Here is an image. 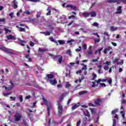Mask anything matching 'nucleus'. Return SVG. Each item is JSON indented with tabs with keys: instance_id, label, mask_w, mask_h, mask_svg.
I'll return each instance as SVG.
<instances>
[{
	"instance_id": "f257e3e1",
	"label": "nucleus",
	"mask_w": 126,
	"mask_h": 126,
	"mask_svg": "<svg viewBox=\"0 0 126 126\" xmlns=\"http://www.w3.org/2000/svg\"><path fill=\"white\" fill-rule=\"evenodd\" d=\"M0 50H1V51H2L3 52H4L5 53H6V54H9L10 55H14V53L10 51V49L7 48L3 46H0Z\"/></svg>"
},
{
	"instance_id": "f03ea898",
	"label": "nucleus",
	"mask_w": 126,
	"mask_h": 126,
	"mask_svg": "<svg viewBox=\"0 0 126 126\" xmlns=\"http://www.w3.org/2000/svg\"><path fill=\"white\" fill-rule=\"evenodd\" d=\"M58 115L59 116H62L63 115V105L61 104L60 102H58Z\"/></svg>"
},
{
	"instance_id": "7ed1b4c3",
	"label": "nucleus",
	"mask_w": 126,
	"mask_h": 126,
	"mask_svg": "<svg viewBox=\"0 0 126 126\" xmlns=\"http://www.w3.org/2000/svg\"><path fill=\"white\" fill-rule=\"evenodd\" d=\"M14 118H15V121H16V122H18L20 121V120L21 119V118H22V115H21V114H19V113H17L15 115Z\"/></svg>"
},
{
	"instance_id": "20e7f679",
	"label": "nucleus",
	"mask_w": 126,
	"mask_h": 126,
	"mask_svg": "<svg viewBox=\"0 0 126 126\" xmlns=\"http://www.w3.org/2000/svg\"><path fill=\"white\" fill-rule=\"evenodd\" d=\"M81 65L83 66L81 70L84 72V75H86L87 74V71H86L87 70V65H85L84 63H82Z\"/></svg>"
},
{
	"instance_id": "39448f33",
	"label": "nucleus",
	"mask_w": 126,
	"mask_h": 126,
	"mask_svg": "<svg viewBox=\"0 0 126 126\" xmlns=\"http://www.w3.org/2000/svg\"><path fill=\"white\" fill-rule=\"evenodd\" d=\"M102 104V99L101 98H97L96 100L94 101L95 106H100Z\"/></svg>"
},
{
	"instance_id": "423d86ee",
	"label": "nucleus",
	"mask_w": 126,
	"mask_h": 126,
	"mask_svg": "<svg viewBox=\"0 0 126 126\" xmlns=\"http://www.w3.org/2000/svg\"><path fill=\"white\" fill-rule=\"evenodd\" d=\"M18 40L19 41V45H20L21 46H22L23 47L25 46L24 44H26V41L25 40H23L20 38H18Z\"/></svg>"
},
{
	"instance_id": "0eeeda50",
	"label": "nucleus",
	"mask_w": 126,
	"mask_h": 126,
	"mask_svg": "<svg viewBox=\"0 0 126 126\" xmlns=\"http://www.w3.org/2000/svg\"><path fill=\"white\" fill-rule=\"evenodd\" d=\"M122 1V0H106L107 2H109V3H116V2H117V3H120V1Z\"/></svg>"
},
{
	"instance_id": "6e6552de",
	"label": "nucleus",
	"mask_w": 126,
	"mask_h": 126,
	"mask_svg": "<svg viewBox=\"0 0 126 126\" xmlns=\"http://www.w3.org/2000/svg\"><path fill=\"white\" fill-rule=\"evenodd\" d=\"M117 11L115 12L116 14H121L122 11V6H119L117 8Z\"/></svg>"
},
{
	"instance_id": "1a4fd4ad",
	"label": "nucleus",
	"mask_w": 126,
	"mask_h": 126,
	"mask_svg": "<svg viewBox=\"0 0 126 126\" xmlns=\"http://www.w3.org/2000/svg\"><path fill=\"white\" fill-rule=\"evenodd\" d=\"M66 7H70V8H72L73 10H76V6L75 5L68 4L66 5Z\"/></svg>"
},
{
	"instance_id": "9d476101",
	"label": "nucleus",
	"mask_w": 126,
	"mask_h": 126,
	"mask_svg": "<svg viewBox=\"0 0 126 126\" xmlns=\"http://www.w3.org/2000/svg\"><path fill=\"white\" fill-rule=\"evenodd\" d=\"M7 38L8 40H15L16 37H15V36H13L12 34H9L7 36Z\"/></svg>"
},
{
	"instance_id": "9b49d317",
	"label": "nucleus",
	"mask_w": 126,
	"mask_h": 126,
	"mask_svg": "<svg viewBox=\"0 0 126 126\" xmlns=\"http://www.w3.org/2000/svg\"><path fill=\"white\" fill-rule=\"evenodd\" d=\"M111 50H112V47L108 46L103 50L104 54H107V52H110Z\"/></svg>"
},
{
	"instance_id": "f8f14e48",
	"label": "nucleus",
	"mask_w": 126,
	"mask_h": 126,
	"mask_svg": "<svg viewBox=\"0 0 126 126\" xmlns=\"http://www.w3.org/2000/svg\"><path fill=\"white\" fill-rule=\"evenodd\" d=\"M50 83H51L52 85H56V84L58 83V81H57V80H56V79H54L53 80H50Z\"/></svg>"
},
{
	"instance_id": "ddd939ff",
	"label": "nucleus",
	"mask_w": 126,
	"mask_h": 126,
	"mask_svg": "<svg viewBox=\"0 0 126 126\" xmlns=\"http://www.w3.org/2000/svg\"><path fill=\"white\" fill-rule=\"evenodd\" d=\"M89 13H90V16H91V17H96V15H97V14L95 11H92L91 12H89Z\"/></svg>"
},
{
	"instance_id": "4468645a",
	"label": "nucleus",
	"mask_w": 126,
	"mask_h": 126,
	"mask_svg": "<svg viewBox=\"0 0 126 126\" xmlns=\"http://www.w3.org/2000/svg\"><path fill=\"white\" fill-rule=\"evenodd\" d=\"M45 52H48V49H43L42 48H39L38 49V52L39 53H45Z\"/></svg>"
},
{
	"instance_id": "2eb2a0df",
	"label": "nucleus",
	"mask_w": 126,
	"mask_h": 126,
	"mask_svg": "<svg viewBox=\"0 0 126 126\" xmlns=\"http://www.w3.org/2000/svg\"><path fill=\"white\" fill-rule=\"evenodd\" d=\"M82 15L83 16H84V17H85V18L89 17V16H90L89 12H83L82 13Z\"/></svg>"
},
{
	"instance_id": "dca6fc26",
	"label": "nucleus",
	"mask_w": 126,
	"mask_h": 126,
	"mask_svg": "<svg viewBox=\"0 0 126 126\" xmlns=\"http://www.w3.org/2000/svg\"><path fill=\"white\" fill-rule=\"evenodd\" d=\"M52 8L50 7H48L47 9V11H48V13H47L46 15L48 16L49 15H51V13L52 12Z\"/></svg>"
},
{
	"instance_id": "f3484780",
	"label": "nucleus",
	"mask_w": 126,
	"mask_h": 126,
	"mask_svg": "<svg viewBox=\"0 0 126 126\" xmlns=\"http://www.w3.org/2000/svg\"><path fill=\"white\" fill-rule=\"evenodd\" d=\"M84 115L86 117H88V118L90 117V114L89 113V111L88 110H86V111H84Z\"/></svg>"
},
{
	"instance_id": "a211bd4d",
	"label": "nucleus",
	"mask_w": 126,
	"mask_h": 126,
	"mask_svg": "<svg viewBox=\"0 0 126 126\" xmlns=\"http://www.w3.org/2000/svg\"><path fill=\"white\" fill-rule=\"evenodd\" d=\"M13 1L14 3L13 8H14V9H16V8L18 7V6L17 5V2L16 0H14Z\"/></svg>"
},
{
	"instance_id": "6ab92c4d",
	"label": "nucleus",
	"mask_w": 126,
	"mask_h": 126,
	"mask_svg": "<svg viewBox=\"0 0 126 126\" xmlns=\"http://www.w3.org/2000/svg\"><path fill=\"white\" fill-rule=\"evenodd\" d=\"M87 93H88L87 91H82L80 92L78 94L80 96H81V95H83L84 94H87Z\"/></svg>"
},
{
	"instance_id": "aec40b11",
	"label": "nucleus",
	"mask_w": 126,
	"mask_h": 126,
	"mask_svg": "<svg viewBox=\"0 0 126 126\" xmlns=\"http://www.w3.org/2000/svg\"><path fill=\"white\" fill-rule=\"evenodd\" d=\"M42 100H43V103L42 104V105H43V104L44 105H46L47 106L48 103V100L45 99V98H42Z\"/></svg>"
},
{
	"instance_id": "412c9836",
	"label": "nucleus",
	"mask_w": 126,
	"mask_h": 126,
	"mask_svg": "<svg viewBox=\"0 0 126 126\" xmlns=\"http://www.w3.org/2000/svg\"><path fill=\"white\" fill-rule=\"evenodd\" d=\"M76 108H78V105L76 103L73 104L72 106V110L73 111V110H75Z\"/></svg>"
},
{
	"instance_id": "4be33fe9",
	"label": "nucleus",
	"mask_w": 126,
	"mask_h": 126,
	"mask_svg": "<svg viewBox=\"0 0 126 126\" xmlns=\"http://www.w3.org/2000/svg\"><path fill=\"white\" fill-rule=\"evenodd\" d=\"M103 50V48H101L100 49H98L97 50L95 51V55H96V54H99V55H101V51Z\"/></svg>"
},
{
	"instance_id": "5701e85b",
	"label": "nucleus",
	"mask_w": 126,
	"mask_h": 126,
	"mask_svg": "<svg viewBox=\"0 0 126 126\" xmlns=\"http://www.w3.org/2000/svg\"><path fill=\"white\" fill-rule=\"evenodd\" d=\"M47 77L48 79H52L54 78V75L50 74H47Z\"/></svg>"
},
{
	"instance_id": "b1692460",
	"label": "nucleus",
	"mask_w": 126,
	"mask_h": 126,
	"mask_svg": "<svg viewBox=\"0 0 126 126\" xmlns=\"http://www.w3.org/2000/svg\"><path fill=\"white\" fill-rule=\"evenodd\" d=\"M118 30V28L114 26L110 27V31H116Z\"/></svg>"
},
{
	"instance_id": "393cba45",
	"label": "nucleus",
	"mask_w": 126,
	"mask_h": 126,
	"mask_svg": "<svg viewBox=\"0 0 126 126\" xmlns=\"http://www.w3.org/2000/svg\"><path fill=\"white\" fill-rule=\"evenodd\" d=\"M41 33L44 34L45 36H50L51 35V33L49 32H41Z\"/></svg>"
},
{
	"instance_id": "a878e982",
	"label": "nucleus",
	"mask_w": 126,
	"mask_h": 126,
	"mask_svg": "<svg viewBox=\"0 0 126 126\" xmlns=\"http://www.w3.org/2000/svg\"><path fill=\"white\" fill-rule=\"evenodd\" d=\"M93 26L94 27H96L97 28H99V23L97 22H94L92 24Z\"/></svg>"
},
{
	"instance_id": "bb28decb",
	"label": "nucleus",
	"mask_w": 126,
	"mask_h": 126,
	"mask_svg": "<svg viewBox=\"0 0 126 126\" xmlns=\"http://www.w3.org/2000/svg\"><path fill=\"white\" fill-rule=\"evenodd\" d=\"M42 14V11H40L37 12L36 16L37 18H39L41 16V14Z\"/></svg>"
},
{
	"instance_id": "cd10ccee",
	"label": "nucleus",
	"mask_w": 126,
	"mask_h": 126,
	"mask_svg": "<svg viewBox=\"0 0 126 126\" xmlns=\"http://www.w3.org/2000/svg\"><path fill=\"white\" fill-rule=\"evenodd\" d=\"M49 40H50L51 42H54V43H56V44H58V42H57V41H55L54 39V37L52 36L49 38Z\"/></svg>"
},
{
	"instance_id": "c85d7f7f",
	"label": "nucleus",
	"mask_w": 126,
	"mask_h": 126,
	"mask_svg": "<svg viewBox=\"0 0 126 126\" xmlns=\"http://www.w3.org/2000/svg\"><path fill=\"white\" fill-rule=\"evenodd\" d=\"M30 55L29 54H26L25 58L28 59L29 62H31V58L29 57Z\"/></svg>"
},
{
	"instance_id": "c756f323",
	"label": "nucleus",
	"mask_w": 126,
	"mask_h": 126,
	"mask_svg": "<svg viewBox=\"0 0 126 126\" xmlns=\"http://www.w3.org/2000/svg\"><path fill=\"white\" fill-rule=\"evenodd\" d=\"M10 94H12V92H10V93H3V95L5 97H7V96H8V95H10Z\"/></svg>"
},
{
	"instance_id": "7c9ffc66",
	"label": "nucleus",
	"mask_w": 126,
	"mask_h": 126,
	"mask_svg": "<svg viewBox=\"0 0 126 126\" xmlns=\"http://www.w3.org/2000/svg\"><path fill=\"white\" fill-rule=\"evenodd\" d=\"M27 1H32V2H38V1H40L41 0H26Z\"/></svg>"
},
{
	"instance_id": "2f4dec72",
	"label": "nucleus",
	"mask_w": 126,
	"mask_h": 126,
	"mask_svg": "<svg viewBox=\"0 0 126 126\" xmlns=\"http://www.w3.org/2000/svg\"><path fill=\"white\" fill-rule=\"evenodd\" d=\"M19 31L20 32H24L25 31V29L21 27L19 28Z\"/></svg>"
},
{
	"instance_id": "473e14b6",
	"label": "nucleus",
	"mask_w": 126,
	"mask_h": 126,
	"mask_svg": "<svg viewBox=\"0 0 126 126\" xmlns=\"http://www.w3.org/2000/svg\"><path fill=\"white\" fill-rule=\"evenodd\" d=\"M66 54H67V55H68V56H71V51L70 50H67Z\"/></svg>"
},
{
	"instance_id": "72a5a7b5",
	"label": "nucleus",
	"mask_w": 126,
	"mask_h": 126,
	"mask_svg": "<svg viewBox=\"0 0 126 126\" xmlns=\"http://www.w3.org/2000/svg\"><path fill=\"white\" fill-rule=\"evenodd\" d=\"M70 87V84L68 82L66 83L65 88H69Z\"/></svg>"
},
{
	"instance_id": "f704fd0d",
	"label": "nucleus",
	"mask_w": 126,
	"mask_h": 126,
	"mask_svg": "<svg viewBox=\"0 0 126 126\" xmlns=\"http://www.w3.org/2000/svg\"><path fill=\"white\" fill-rule=\"evenodd\" d=\"M58 62L59 63H62V62H63V56H61L59 58Z\"/></svg>"
},
{
	"instance_id": "c9c22d12",
	"label": "nucleus",
	"mask_w": 126,
	"mask_h": 126,
	"mask_svg": "<svg viewBox=\"0 0 126 126\" xmlns=\"http://www.w3.org/2000/svg\"><path fill=\"white\" fill-rule=\"evenodd\" d=\"M58 42L60 45H63L65 43L63 40H58Z\"/></svg>"
},
{
	"instance_id": "e433bc0d",
	"label": "nucleus",
	"mask_w": 126,
	"mask_h": 126,
	"mask_svg": "<svg viewBox=\"0 0 126 126\" xmlns=\"http://www.w3.org/2000/svg\"><path fill=\"white\" fill-rule=\"evenodd\" d=\"M107 81L109 83V84H111V83H112V78H107Z\"/></svg>"
},
{
	"instance_id": "4c0bfd02",
	"label": "nucleus",
	"mask_w": 126,
	"mask_h": 126,
	"mask_svg": "<svg viewBox=\"0 0 126 126\" xmlns=\"http://www.w3.org/2000/svg\"><path fill=\"white\" fill-rule=\"evenodd\" d=\"M100 42V38L94 39V44L99 43Z\"/></svg>"
},
{
	"instance_id": "58836bf2",
	"label": "nucleus",
	"mask_w": 126,
	"mask_h": 126,
	"mask_svg": "<svg viewBox=\"0 0 126 126\" xmlns=\"http://www.w3.org/2000/svg\"><path fill=\"white\" fill-rule=\"evenodd\" d=\"M120 60L118 58H116L115 59H114V60L113 61V63H119V61Z\"/></svg>"
},
{
	"instance_id": "ea45409f",
	"label": "nucleus",
	"mask_w": 126,
	"mask_h": 126,
	"mask_svg": "<svg viewBox=\"0 0 126 126\" xmlns=\"http://www.w3.org/2000/svg\"><path fill=\"white\" fill-rule=\"evenodd\" d=\"M117 112H118V109H115L112 111L111 114H112V115H114V114H115V115L116 114L115 113H117Z\"/></svg>"
},
{
	"instance_id": "a19ab883",
	"label": "nucleus",
	"mask_w": 126,
	"mask_h": 126,
	"mask_svg": "<svg viewBox=\"0 0 126 126\" xmlns=\"http://www.w3.org/2000/svg\"><path fill=\"white\" fill-rule=\"evenodd\" d=\"M117 64H121V65H123L124 64V60H122L121 62H119L117 63Z\"/></svg>"
},
{
	"instance_id": "79ce46f5",
	"label": "nucleus",
	"mask_w": 126,
	"mask_h": 126,
	"mask_svg": "<svg viewBox=\"0 0 126 126\" xmlns=\"http://www.w3.org/2000/svg\"><path fill=\"white\" fill-rule=\"evenodd\" d=\"M72 101V98H70L68 100L67 102V105H69L70 104V102Z\"/></svg>"
},
{
	"instance_id": "37998d69",
	"label": "nucleus",
	"mask_w": 126,
	"mask_h": 126,
	"mask_svg": "<svg viewBox=\"0 0 126 126\" xmlns=\"http://www.w3.org/2000/svg\"><path fill=\"white\" fill-rule=\"evenodd\" d=\"M10 83L11 84V88L12 89L13 88V86H14V85L13 84V83H12V81H11V80H10Z\"/></svg>"
},
{
	"instance_id": "c03bdc74",
	"label": "nucleus",
	"mask_w": 126,
	"mask_h": 126,
	"mask_svg": "<svg viewBox=\"0 0 126 126\" xmlns=\"http://www.w3.org/2000/svg\"><path fill=\"white\" fill-rule=\"evenodd\" d=\"M21 12H22V9H20V10H19V11H18V12H17V15L18 16H20V14L21 13Z\"/></svg>"
},
{
	"instance_id": "a18cd8bd",
	"label": "nucleus",
	"mask_w": 126,
	"mask_h": 126,
	"mask_svg": "<svg viewBox=\"0 0 126 126\" xmlns=\"http://www.w3.org/2000/svg\"><path fill=\"white\" fill-rule=\"evenodd\" d=\"M82 72H83V71L82 70H79L78 71H76V74H79V73H82Z\"/></svg>"
},
{
	"instance_id": "49530a36",
	"label": "nucleus",
	"mask_w": 126,
	"mask_h": 126,
	"mask_svg": "<svg viewBox=\"0 0 126 126\" xmlns=\"http://www.w3.org/2000/svg\"><path fill=\"white\" fill-rule=\"evenodd\" d=\"M103 64H107V65H110L111 64V62H106L103 63Z\"/></svg>"
},
{
	"instance_id": "de8ad7c7",
	"label": "nucleus",
	"mask_w": 126,
	"mask_h": 126,
	"mask_svg": "<svg viewBox=\"0 0 126 126\" xmlns=\"http://www.w3.org/2000/svg\"><path fill=\"white\" fill-rule=\"evenodd\" d=\"M88 54L89 55H92V50H91V49H89L88 50Z\"/></svg>"
},
{
	"instance_id": "09e8293b",
	"label": "nucleus",
	"mask_w": 126,
	"mask_h": 126,
	"mask_svg": "<svg viewBox=\"0 0 126 126\" xmlns=\"http://www.w3.org/2000/svg\"><path fill=\"white\" fill-rule=\"evenodd\" d=\"M19 99L21 102L23 101V97L22 96V95H20L19 96Z\"/></svg>"
},
{
	"instance_id": "8fccbe9b",
	"label": "nucleus",
	"mask_w": 126,
	"mask_h": 126,
	"mask_svg": "<svg viewBox=\"0 0 126 126\" xmlns=\"http://www.w3.org/2000/svg\"><path fill=\"white\" fill-rule=\"evenodd\" d=\"M50 110H51V106H47V111L48 115H50Z\"/></svg>"
},
{
	"instance_id": "3c124183",
	"label": "nucleus",
	"mask_w": 126,
	"mask_h": 126,
	"mask_svg": "<svg viewBox=\"0 0 126 126\" xmlns=\"http://www.w3.org/2000/svg\"><path fill=\"white\" fill-rule=\"evenodd\" d=\"M25 13H26V14H28V15H30V14H31V12H30V11H29V10H27L25 12Z\"/></svg>"
},
{
	"instance_id": "603ef678",
	"label": "nucleus",
	"mask_w": 126,
	"mask_h": 126,
	"mask_svg": "<svg viewBox=\"0 0 126 126\" xmlns=\"http://www.w3.org/2000/svg\"><path fill=\"white\" fill-rule=\"evenodd\" d=\"M81 123V121L79 120V121L77 122L76 126H80Z\"/></svg>"
},
{
	"instance_id": "864d4df0",
	"label": "nucleus",
	"mask_w": 126,
	"mask_h": 126,
	"mask_svg": "<svg viewBox=\"0 0 126 126\" xmlns=\"http://www.w3.org/2000/svg\"><path fill=\"white\" fill-rule=\"evenodd\" d=\"M10 98L11 99V101H15V99L16 98L15 97L10 96Z\"/></svg>"
},
{
	"instance_id": "5fc2aeb1",
	"label": "nucleus",
	"mask_w": 126,
	"mask_h": 126,
	"mask_svg": "<svg viewBox=\"0 0 126 126\" xmlns=\"http://www.w3.org/2000/svg\"><path fill=\"white\" fill-rule=\"evenodd\" d=\"M4 30H5L6 33H8V32H10V31L6 28H4Z\"/></svg>"
},
{
	"instance_id": "6e6d98bb",
	"label": "nucleus",
	"mask_w": 126,
	"mask_h": 126,
	"mask_svg": "<svg viewBox=\"0 0 126 126\" xmlns=\"http://www.w3.org/2000/svg\"><path fill=\"white\" fill-rule=\"evenodd\" d=\"M75 18V16L71 15L68 17V19H71V18L73 19Z\"/></svg>"
},
{
	"instance_id": "4d7b16f0",
	"label": "nucleus",
	"mask_w": 126,
	"mask_h": 126,
	"mask_svg": "<svg viewBox=\"0 0 126 126\" xmlns=\"http://www.w3.org/2000/svg\"><path fill=\"white\" fill-rule=\"evenodd\" d=\"M74 39H71L70 40H67V43H72V42H74Z\"/></svg>"
},
{
	"instance_id": "13d9d810",
	"label": "nucleus",
	"mask_w": 126,
	"mask_h": 126,
	"mask_svg": "<svg viewBox=\"0 0 126 126\" xmlns=\"http://www.w3.org/2000/svg\"><path fill=\"white\" fill-rule=\"evenodd\" d=\"M66 95H67V93H65L64 94H63L61 95V96H63L64 98V97H65V96H66Z\"/></svg>"
},
{
	"instance_id": "bf43d9fd",
	"label": "nucleus",
	"mask_w": 126,
	"mask_h": 126,
	"mask_svg": "<svg viewBox=\"0 0 126 126\" xmlns=\"http://www.w3.org/2000/svg\"><path fill=\"white\" fill-rule=\"evenodd\" d=\"M100 85L102 87H106V84L105 83H100Z\"/></svg>"
},
{
	"instance_id": "052dcab7",
	"label": "nucleus",
	"mask_w": 126,
	"mask_h": 126,
	"mask_svg": "<svg viewBox=\"0 0 126 126\" xmlns=\"http://www.w3.org/2000/svg\"><path fill=\"white\" fill-rule=\"evenodd\" d=\"M113 126H116V119H113Z\"/></svg>"
},
{
	"instance_id": "680f3d73",
	"label": "nucleus",
	"mask_w": 126,
	"mask_h": 126,
	"mask_svg": "<svg viewBox=\"0 0 126 126\" xmlns=\"http://www.w3.org/2000/svg\"><path fill=\"white\" fill-rule=\"evenodd\" d=\"M4 21H5V19L0 18V22H4Z\"/></svg>"
},
{
	"instance_id": "e2e57ef3",
	"label": "nucleus",
	"mask_w": 126,
	"mask_h": 126,
	"mask_svg": "<svg viewBox=\"0 0 126 126\" xmlns=\"http://www.w3.org/2000/svg\"><path fill=\"white\" fill-rule=\"evenodd\" d=\"M34 45H35L34 42H33L32 41L30 42V46H31V47H34Z\"/></svg>"
},
{
	"instance_id": "0e129e2a",
	"label": "nucleus",
	"mask_w": 126,
	"mask_h": 126,
	"mask_svg": "<svg viewBox=\"0 0 126 126\" xmlns=\"http://www.w3.org/2000/svg\"><path fill=\"white\" fill-rule=\"evenodd\" d=\"M73 23H74V21H72L70 23H69L67 26H70V25H71V24H73Z\"/></svg>"
},
{
	"instance_id": "69168bd1",
	"label": "nucleus",
	"mask_w": 126,
	"mask_h": 126,
	"mask_svg": "<svg viewBox=\"0 0 126 126\" xmlns=\"http://www.w3.org/2000/svg\"><path fill=\"white\" fill-rule=\"evenodd\" d=\"M13 13H10L9 15L11 17V18H13Z\"/></svg>"
},
{
	"instance_id": "338daca9",
	"label": "nucleus",
	"mask_w": 126,
	"mask_h": 126,
	"mask_svg": "<svg viewBox=\"0 0 126 126\" xmlns=\"http://www.w3.org/2000/svg\"><path fill=\"white\" fill-rule=\"evenodd\" d=\"M83 47L84 50H87V45L86 44H84L83 45Z\"/></svg>"
},
{
	"instance_id": "774afa93",
	"label": "nucleus",
	"mask_w": 126,
	"mask_h": 126,
	"mask_svg": "<svg viewBox=\"0 0 126 126\" xmlns=\"http://www.w3.org/2000/svg\"><path fill=\"white\" fill-rule=\"evenodd\" d=\"M104 69L105 70H108V69H109V66H105L104 67Z\"/></svg>"
}]
</instances>
